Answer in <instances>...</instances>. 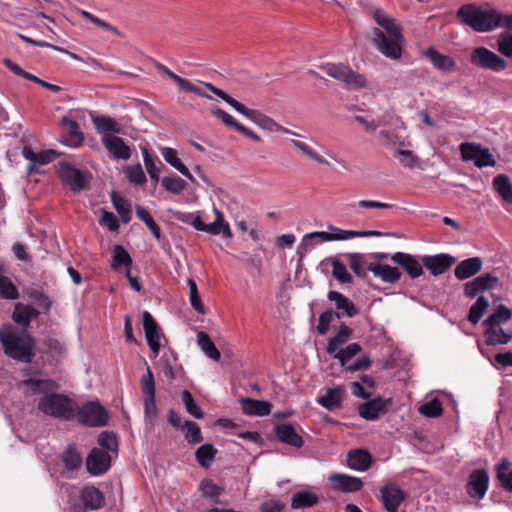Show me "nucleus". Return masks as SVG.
<instances>
[{"instance_id":"nucleus-1","label":"nucleus","mask_w":512,"mask_h":512,"mask_svg":"<svg viewBox=\"0 0 512 512\" xmlns=\"http://www.w3.org/2000/svg\"><path fill=\"white\" fill-rule=\"evenodd\" d=\"M373 18L387 33L385 35L379 28H374L372 30L374 45L386 57L394 60L399 59L402 55L401 45L404 37L396 19L387 15L380 8L373 10Z\"/></svg>"},{"instance_id":"nucleus-2","label":"nucleus","mask_w":512,"mask_h":512,"mask_svg":"<svg viewBox=\"0 0 512 512\" xmlns=\"http://www.w3.org/2000/svg\"><path fill=\"white\" fill-rule=\"evenodd\" d=\"M0 342L4 353L16 361L30 363L35 356L33 338L26 332H18L11 324L0 328Z\"/></svg>"},{"instance_id":"nucleus-3","label":"nucleus","mask_w":512,"mask_h":512,"mask_svg":"<svg viewBox=\"0 0 512 512\" xmlns=\"http://www.w3.org/2000/svg\"><path fill=\"white\" fill-rule=\"evenodd\" d=\"M205 88H207L210 92L221 98L223 101H225L228 105H230L232 108H234L237 112L247 117L249 120H251L253 123L258 125L260 128L270 131V132H285V133H291L295 134L294 132L289 131L288 129L284 128L280 124H278L276 121H274L272 118L268 117L267 115L261 113L258 110L247 108L245 105L228 95L225 91L215 87L213 84L209 82H201Z\"/></svg>"},{"instance_id":"nucleus-4","label":"nucleus","mask_w":512,"mask_h":512,"mask_svg":"<svg viewBox=\"0 0 512 512\" xmlns=\"http://www.w3.org/2000/svg\"><path fill=\"white\" fill-rule=\"evenodd\" d=\"M328 228L330 231H315L304 235L298 246V253L301 255L306 254L316 244L314 239H319L322 242H330L349 240L356 237H378L382 235L380 231L343 230L331 225Z\"/></svg>"},{"instance_id":"nucleus-5","label":"nucleus","mask_w":512,"mask_h":512,"mask_svg":"<svg viewBox=\"0 0 512 512\" xmlns=\"http://www.w3.org/2000/svg\"><path fill=\"white\" fill-rule=\"evenodd\" d=\"M495 9H482L474 3L464 4L457 10V18L461 23L476 32L493 31Z\"/></svg>"},{"instance_id":"nucleus-6","label":"nucleus","mask_w":512,"mask_h":512,"mask_svg":"<svg viewBox=\"0 0 512 512\" xmlns=\"http://www.w3.org/2000/svg\"><path fill=\"white\" fill-rule=\"evenodd\" d=\"M38 409L53 418L71 420L75 416L77 403L64 394L49 393L40 398Z\"/></svg>"},{"instance_id":"nucleus-7","label":"nucleus","mask_w":512,"mask_h":512,"mask_svg":"<svg viewBox=\"0 0 512 512\" xmlns=\"http://www.w3.org/2000/svg\"><path fill=\"white\" fill-rule=\"evenodd\" d=\"M320 68L330 77L343 82L347 87L352 89H361L366 85L364 75L353 71L348 65L326 63Z\"/></svg>"},{"instance_id":"nucleus-8","label":"nucleus","mask_w":512,"mask_h":512,"mask_svg":"<svg viewBox=\"0 0 512 512\" xmlns=\"http://www.w3.org/2000/svg\"><path fill=\"white\" fill-rule=\"evenodd\" d=\"M75 415L79 423L89 427H103L109 421L108 411L96 401H89L81 407L77 406Z\"/></svg>"},{"instance_id":"nucleus-9","label":"nucleus","mask_w":512,"mask_h":512,"mask_svg":"<svg viewBox=\"0 0 512 512\" xmlns=\"http://www.w3.org/2000/svg\"><path fill=\"white\" fill-rule=\"evenodd\" d=\"M460 152L464 161H473L478 168L493 167L496 164L493 154L481 144L465 142L460 144Z\"/></svg>"},{"instance_id":"nucleus-10","label":"nucleus","mask_w":512,"mask_h":512,"mask_svg":"<svg viewBox=\"0 0 512 512\" xmlns=\"http://www.w3.org/2000/svg\"><path fill=\"white\" fill-rule=\"evenodd\" d=\"M470 62L482 69L500 72L506 69L507 62L485 47H477L470 54Z\"/></svg>"},{"instance_id":"nucleus-11","label":"nucleus","mask_w":512,"mask_h":512,"mask_svg":"<svg viewBox=\"0 0 512 512\" xmlns=\"http://www.w3.org/2000/svg\"><path fill=\"white\" fill-rule=\"evenodd\" d=\"M57 172L61 180L74 192H80L86 188V175L71 163L60 161L57 165Z\"/></svg>"},{"instance_id":"nucleus-12","label":"nucleus","mask_w":512,"mask_h":512,"mask_svg":"<svg viewBox=\"0 0 512 512\" xmlns=\"http://www.w3.org/2000/svg\"><path fill=\"white\" fill-rule=\"evenodd\" d=\"M141 390L143 393L145 416L153 420L157 415V406L155 402L154 377L149 367H147L146 375L141 380Z\"/></svg>"},{"instance_id":"nucleus-13","label":"nucleus","mask_w":512,"mask_h":512,"mask_svg":"<svg viewBox=\"0 0 512 512\" xmlns=\"http://www.w3.org/2000/svg\"><path fill=\"white\" fill-rule=\"evenodd\" d=\"M489 487V475L485 469H476L471 472L467 484V494L473 499H483Z\"/></svg>"},{"instance_id":"nucleus-14","label":"nucleus","mask_w":512,"mask_h":512,"mask_svg":"<svg viewBox=\"0 0 512 512\" xmlns=\"http://www.w3.org/2000/svg\"><path fill=\"white\" fill-rule=\"evenodd\" d=\"M423 266L433 276H439L448 271L455 263L456 258L450 254L440 253L421 257Z\"/></svg>"},{"instance_id":"nucleus-15","label":"nucleus","mask_w":512,"mask_h":512,"mask_svg":"<svg viewBox=\"0 0 512 512\" xmlns=\"http://www.w3.org/2000/svg\"><path fill=\"white\" fill-rule=\"evenodd\" d=\"M498 282V277L491 273L481 274L464 284V295L471 299L475 298L479 293L493 290Z\"/></svg>"},{"instance_id":"nucleus-16","label":"nucleus","mask_w":512,"mask_h":512,"mask_svg":"<svg viewBox=\"0 0 512 512\" xmlns=\"http://www.w3.org/2000/svg\"><path fill=\"white\" fill-rule=\"evenodd\" d=\"M391 404V399H384L378 396L361 403L358 407V413L363 419L373 421L385 414Z\"/></svg>"},{"instance_id":"nucleus-17","label":"nucleus","mask_w":512,"mask_h":512,"mask_svg":"<svg viewBox=\"0 0 512 512\" xmlns=\"http://www.w3.org/2000/svg\"><path fill=\"white\" fill-rule=\"evenodd\" d=\"M111 466V455L103 449L93 448L86 459V467L92 475H102Z\"/></svg>"},{"instance_id":"nucleus-18","label":"nucleus","mask_w":512,"mask_h":512,"mask_svg":"<svg viewBox=\"0 0 512 512\" xmlns=\"http://www.w3.org/2000/svg\"><path fill=\"white\" fill-rule=\"evenodd\" d=\"M142 318L147 344L153 353L152 357L156 358L161 348L159 326L148 311L143 313Z\"/></svg>"},{"instance_id":"nucleus-19","label":"nucleus","mask_w":512,"mask_h":512,"mask_svg":"<svg viewBox=\"0 0 512 512\" xmlns=\"http://www.w3.org/2000/svg\"><path fill=\"white\" fill-rule=\"evenodd\" d=\"M331 487L334 490L343 493H353L360 491L363 487V481L359 477L343 474L334 473L328 477Z\"/></svg>"},{"instance_id":"nucleus-20","label":"nucleus","mask_w":512,"mask_h":512,"mask_svg":"<svg viewBox=\"0 0 512 512\" xmlns=\"http://www.w3.org/2000/svg\"><path fill=\"white\" fill-rule=\"evenodd\" d=\"M391 260L401 266L412 279L420 277L424 272L421 260L419 261L414 255L404 252H396L391 255Z\"/></svg>"},{"instance_id":"nucleus-21","label":"nucleus","mask_w":512,"mask_h":512,"mask_svg":"<svg viewBox=\"0 0 512 512\" xmlns=\"http://www.w3.org/2000/svg\"><path fill=\"white\" fill-rule=\"evenodd\" d=\"M102 144L110 156L116 160H128L131 157L130 147L118 136L103 135Z\"/></svg>"},{"instance_id":"nucleus-22","label":"nucleus","mask_w":512,"mask_h":512,"mask_svg":"<svg viewBox=\"0 0 512 512\" xmlns=\"http://www.w3.org/2000/svg\"><path fill=\"white\" fill-rule=\"evenodd\" d=\"M23 157L30 163L27 167L28 173L32 174L36 171V167L39 165H46L51 163L58 156L57 152L52 149L44 150L41 152H34L30 147L25 146L22 151Z\"/></svg>"},{"instance_id":"nucleus-23","label":"nucleus","mask_w":512,"mask_h":512,"mask_svg":"<svg viewBox=\"0 0 512 512\" xmlns=\"http://www.w3.org/2000/svg\"><path fill=\"white\" fill-rule=\"evenodd\" d=\"M155 68L167 75L170 79H172L178 86L181 91L191 92L194 93L200 97L212 99L211 96L206 94L200 87L194 85L193 83L189 82L188 80L178 76L173 71H171L168 67H166L164 64L160 62H155L154 64Z\"/></svg>"},{"instance_id":"nucleus-24","label":"nucleus","mask_w":512,"mask_h":512,"mask_svg":"<svg viewBox=\"0 0 512 512\" xmlns=\"http://www.w3.org/2000/svg\"><path fill=\"white\" fill-rule=\"evenodd\" d=\"M274 433L277 439L284 444L295 448H301L304 445L302 436L296 432V429L290 423H280L275 425Z\"/></svg>"},{"instance_id":"nucleus-25","label":"nucleus","mask_w":512,"mask_h":512,"mask_svg":"<svg viewBox=\"0 0 512 512\" xmlns=\"http://www.w3.org/2000/svg\"><path fill=\"white\" fill-rule=\"evenodd\" d=\"M21 386L24 388V393L27 396H33L41 393H44L45 395L57 389V383L54 380L34 377L23 380L21 382Z\"/></svg>"},{"instance_id":"nucleus-26","label":"nucleus","mask_w":512,"mask_h":512,"mask_svg":"<svg viewBox=\"0 0 512 512\" xmlns=\"http://www.w3.org/2000/svg\"><path fill=\"white\" fill-rule=\"evenodd\" d=\"M404 497V492L395 484H389L381 488L382 503L389 512H397Z\"/></svg>"},{"instance_id":"nucleus-27","label":"nucleus","mask_w":512,"mask_h":512,"mask_svg":"<svg viewBox=\"0 0 512 512\" xmlns=\"http://www.w3.org/2000/svg\"><path fill=\"white\" fill-rule=\"evenodd\" d=\"M60 124L68 131V135L62 137L60 142L69 147L80 146L84 141V134L80 131V127L77 121L69 117H63L60 121Z\"/></svg>"},{"instance_id":"nucleus-28","label":"nucleus","mask_w":512,"mask_h":512,"mask_svg":"<svg viewBox=\"0 0 512 512\" xmlns=\"http://www.w3.org/2000/svg\"><path fill=\"white\" fill-rule=\"evenodd\" d=\"M483 260L480 257H471L458 263L454 275L458 280H466L475 276L482 270Z\"/></svg>"},{"instance_id":"nucleus-29","label":"nucleus","mask_w":512,"mask_h":512,"mask_svg":"<svg viewBox=\"0 0 512 512\" xmlns=\"http://www.w3.org/2000/svg\"><path fill=\"white\" fill-rule=\"evenodd\" d=\"M347 466L355 471H367L373 461L372 455L365 449H353L347 454Z\"/></svg>"},{"instance_id":"nucleus-30","label":"nucleus","mask_w":512,"mask_h":512,"mask_svg":"<svg viewBox=\"0 0 512 512\" xmlns=\"http://www.w3.org/2000/svg\"><path fill=\"white\" fill-rule=\"evenodd\" d=\"M240 404L243 413L249 416H267L272 408L270 402L252 398H242L240 399Z\"/></svg>"},{"instance_id":"nucleus-31","label":"nucleus","mask_w":512,"mask_h":512,"mask_svg":"<svg viewBox=\"0 0 512 512\" xmlns=\"http://www.w3.org/2000/svg\"><path fill=\"white\" fill-rule=\"evenodd\" d=\"M330 301L335 303L337 313L341 316L354 317L359 313V309L345 295L337 291H330L327 295Z\"/></svg>"},{"instance_id":"nucleus-32","label":"nucleus","mask_w":512,"mask_h":512,"mask_svg":"<svg viewBox=\"0 0 512 512\" xmlns=\"http://www.w3.org/2000/svg\"><path fill=\"white\" fill-rule=\"evenodd\" d=\"M345 389L341 386L327 388L324 395L318 398V403L327 410L333 411L342 406Z\"/></svg>"},{"instance_id":"nucleus-33","label":"nucleus","mask_w":512,"mask_h":512,"mask_svg":"<svg viewBox=\"0 0 512 512\" xmlns=\"http://www.w3.org/2000/svg\"><path fill=\"white\" fill-rule=\"evenodd\" d=\"M39 311L30 304L17 303L15 305L12 319L19 325L29 326L30 322L37 318Z\"/></svg>"},{"instance_id":"nucleus-34","label":"nucleus","mask_w":512,"mask_h":512,"mask_svg":"<svg viewBox=\"0 0 512 512\" xmlns=\"http://www.w3.org/2000/svg\"><path fill=\"white\" fill-rule=\"evenodd\" d=\"M348 262L356 276L362 279L367 277L370 267H373L375 264V262H370L365 255L360 253L348 254Z\"/></svg>"},{"instance_id":"nucleus-35","label":"nucleus","mask_w":512,"mask_h":512,"mask_svg":"<svg viewBox=\"0 0 512 512\" xmlns=\"http://www.w3.org/2000/svg\"><path fill=\"white\" fill-rule=\"evenodd\" d=\"M485 343L489 346L504 345L512 340V330H504L500 327H489L485 333Z\"/></svg>"},{"instance_id":"nucleus-36","label":"nucleus","mask_w":512,"mask_h":512,"mask_svg":"<svg viewBox=\"0 0 512 512\" xmlns=\"http://www.w3.org/2000/svg\"><path fill=\"white\" fill-rule=\"evenodd\" d=\"M160 152L164 160L173 168L178 170L183 176L194 182L195 179L189 169L181 162L177 156V151L171 147H161Z\"/></svg>"},{"instance_id":"nucleus-37","label":"nucleus","mask_w":512,"mask_h":512,"mask_svg":"<svg viewBox=\"0 0 512 512\" xmlns=\"http://www.w3.org/2000/svg\"><path fill=\"white\" fill-rule=\"evenodd\" d=\"M80 500L85 508L95 510L102 506L103 495L96 487L87 486L81 490Z\"/></svg>"},{"instance_id":"nucleus-38","label":"nucleus","mask_w":512,"mask_h":512,"mask_svg":"<svg viewBox=\"0 0 512 512\" xmlns=\"http://www.w3.org/2000/svg\"><path fill=\"white\" fill-rule=\"evenodd\" d=\"M215 220L212 223L206 224L204 232L212 235L222 234L224 237L230 238L232 236L229 224L224 220L223 213L214 207Z\"/></svg>"},{"instance_id":"nucleus-39","label":"nucleus","mask_w":512,"mask_h":512,"mask_svg":"<svg viewBox=\"0 0 512 512\" xmlns=\"http://www.w3.org/2000/svg\"><path fill=\"white\" fill-rule=\"evenodd\" d=\"M370 271L385 283H396L401 278V272L396 267L377 262L373 267H370Z\"/></svg>"},{"instance_id":"nucleus-40","label":"nucleus","mask_w":512,"mask_h":512,"mask_svg":"<svg viewBox=\"0 0 512 512\" xmlns=\"http://www.w3.org/2000/svg\"><path fill=\"white\" fill-rule=\"evenodd\" d=\"M496 479L504 490L512 492V463L508 459L496 465Z\"/></svg>"},{"instance_id":"nucleus-41","label":"nucleus","mask_w":512,"mask_h":512,"mask_svg":"<svg viewBox=\"0 0 512 512\" xmlns=\"http://www.w3.org/2000/svg\"><path fill=\"white\" fill-rule=\"evenodd\" d=\"M424 55L432 62L433 66L441 71H449L456 65L455 61L447 55L439 53L434 48H428Z\"/></svg>"},{"instance_id":"nucleus-42","label":"nucleus","mask_w":512,"mask_h":512,"mask_svg":"<svg viewBox=\"0 0 512 512\" xmlns=\"http://www.w3.org/2000/svg\"><path fill=\"white\" fill-rule=\"evenodd\" d=\"M199 491L202 496L215 504L222 503L220 496L224 493V487L217 485L211 479L205 478L199 483Z\"/></svg>"},{"instance_id":"nucleus-43","label":"nucleus","mask_w":512,"mask_h":512,"mask_svg":"<svg viewBox=\"0 0 512 512\" xmlns=\"http://www.w3.org/2000/svg\"><path fill=\"white\" fill-rule=\"evenodd\" d=\"M318 496L314 492L302 490L293 494L291 498V507L293 509H303L312 507L318 503Z\"/></svg>"},{"instance_id":"nucleus-44","label":"nucleus","mask_w":512,"mask_h":512,"mask_svg":"<svg viewBox=\"0 0 512 512\" xmlns=\"http://www.w3.org/2000/svg\"><path fill=\"white\" fill-rule=\"evenodd\" d=\"M352 335V329L346 324H341L337 334L328 339L326 351L328 354H334L337 349L345 344Z\"/></svg>"},{"instance_id":"nucleus-45","label":"nucleus","mask_w":512,"mask_h":512,"mask_svg":"<svg viewBox=\"0 0 512 512\" xmlns=\"http://www.w3.org/2000/svg\"><path fill=\"white\" fill-rule=\"evenodd\" d=\"M493 188L505 202L512 203V182L507 175L499 174L495 176Z\"/></svg>"},{"instance_id":"nucleus-46","label":"nucleus","mask_w":512,"mask_h":512,"mask_svg":"<svg viewBox=\"0 0 512 512\" xmlns=\"http://www.w3.org/2000/svg\"><path fill=\"white\" fill-rule=\"evenodd\" d=\"M93 124L99 134L111 135L118 134L121 131L120 125L111 117L98 116L93 118Z\"/></svg>"},{"instance_id":"nucleus-47","label":"nucleus","mask_w":512,"mask_h":512,"mask_svg":"<svg viewBox=\"0 0 512 512\" xmlns=\"http://www.w3.org/2000/svg\"><path fill=\"white\" fill-rule=\"evenodd\" d=\"M511 319V311L505 305L498 306L496 311L488 316L483 325L489 327H500L501 324L508 322Z\"/></svg>"},{"instance_id":"nucleus-48","label":"nucleus","mask_w":512,"mask_h":512,"mask_svg":"<svg viewBox=\"0 0 512 512\" xmlns=\"http://www.w3.org/2000/svg\"><path fill=\"white\" fill-rule=\"evenodd\" d=\"M217 449L211 444H203L197 448L195 457L201 467L209 468L215 459Z\"/></svg>"},{"instance_id":"nucleus-49","label":"nucleus","mask_w":512,"mask_h":512,"mask_svg":"<svg viewBox=\"0 0 512 512\" xmlns=\"http://www.w3.org/2000/svg\"><path fill=\"white\" fill-rule=\"evenodd\" d=\"M197 344L201 348V350L206 354L207 357L218 361L221 357V354L214 343L211 341L209 335L205 332H198L197 334Z\"/></svg>"},{"instance_id":"nucleus-50","label":"nucleus","mask_w":512,"mask_h":512,"mask_svg":"<svg viewBox=\"0 0 512 512\" xmlns=\"http://www.w3.org/2000/svg\"><path fill=\"white\" fill-rule=\"evenodd\" d=\"M123 172L128 181L132 184L143 185L147 181L145 172L140 163L125 166Z\"/></svg>"},{"instance_id":"nucleus-51","label":"nucleus","mask_w":512,"mask_h":512,"mask_svg":"<svg viewBox=\"0 0 512 512\" xmlns=\"http://www.w3.org/2000/svg\"><path fill=\"white\" fill-rule=\"evenodd\" d=\"M488 307V299L484 296H479L476 302L470 307L467 317L468 321L472 324H477Z\"/></svg>"},{"instance_id":"nucleus-52","label":"nucleus","mask_w":512,"mask_h":512,"mask_svg":"<svg viewBox=\"0 0 512 512\" xmlns=\"http://www.w3.org/2000/svg\"><path fill=\"white\" fill-rule=\"evenodd\" d=\"M136 215L146 224L154 238L159 240L161 238V229L159 225L154 221L150 213L144 207L138 205L136 206Z\"/></svg>"},{"instance_id":"nucleus-53","label":"nucleus","mask_w":512,"mask_h":512,"mask_svg":"<svg viewBox=\"0 0 512 512\" xmlns=\"http://www.w3.org/2000/svg\"><path fill=\"white\" fill-rule=\"evenodd\" d=\"M62 459L68 470H76L82 464V456L74 446H68L63 453Z\"/></svg>"},{"instance_id":"nucleus-54","label":"nucleus","mask_w":512,"mask_h":512,"mask_svg":"<svg viewBox=\"0 0 512 512\" xmlns=\"http://www.w3.org/2000/svg\"><path fill=\"white\" fill-rule=\"evenodd\" d=\"M187 285L189 287V301L192 308L201 315L205 314V307L201 301L196 282L189 278Z\"/></svg>"},{"instance_id":"nucleus-55","label":"nucleus","mask_w":512,"mask_h":512,"mask_svg":"<svg viewBox=\"0 0 512 512\" xmlns=\"http://www.w3.org/2000/svg\"><path fill=\"white\" fill-rule=\"evenodd\" d=\"M185 429V440L190 444H198L203 440L200 426L193 421H185L183 428Z\"/></svg>"},{"instance_id":"nucleus-56","label":"nucleus","mask_w":512,"mask_h":512,"mask_svg":"<svg viewBox=\"0 0 512 512\" xmlns=\"http://www.w3.org/2000/svg\"><path fill=\"white\" fill-rule=\"evenodd\" d=\"M111 200L114 208L118 212L122 222L128 223L131 219V210L126 200L116 194V192H112Z\"/></svg>"},{"instance_id":"nucleus-57","label":"nucleus","mask_w":512,"mask_h":512,"mask_svg":"<svg viewBox=\"0 0 512 512\" xmlns=\"http://www.w3.org/2000/svg\"><path fill=\"white\" fill-rule=\"evenodd\" d=\"M332 276L342 284H349L353 280L346 266L336 258L332 260Z\"/></svg>"},{"instance_id":"nucleus-58","label":"nucleus","mask_w":512,"mask_h":512,"mask_svg":"<svg viewBox=\"0 0 512 512\" xmlns=\"http://www.w3.org/2000/svg\"><path fill=\"white\" fill-rule=\"evenodd\" d=\"M161 184L168 192L178 195L186 188V182L178 176H165L161 179Z\"/></svg>"},{"instance_id":"nucleus-59","label":"nucleus","mask_w":512,"mask_h":512,"mask_svg":"<svg viewBox=\"0 0 512 512\" xmlns=\"http://www.w3.org/2000/svg\"><path fill=\"white\" fill-rule=\"evenodd\" d=\"M98 444L106 449L107 452L117 453L118 451V441L116 434L110 431H103L99 434Z\"/></svg>"},{"instance_id":"nucleus-60","label":"nucleus","mask_w":512,"mask_h":512,"mask_svg":"<svg viewBox=\"0 0 512 512\" xmlns=\"http://www.w3.org/2000/svg\"><path fill=\"white\" fill-rule=\"evenodd\" d=\"M132 263V259L129 253L121 245H116L113 249V261L112 267L118 269L121 266L129 267Z\"/></svg>"},{"instance_id":"nucleus-61","label":"nucleus","mask_w":512,"mask_h":512,"mask_svg":"<svg viewBox=\"0 0 512 512\" xmlns=\"http://www.w3.org/2000/svg\"><path fill=\"white\" fill-rule=\"evenodd\" d=\"M361 351V346L358 343H351L345 348L335 352L334 357L339 360L341 366H346L354 356Z\"/></svg>"},{"instance_id":"nucleus-62","label":"nucleus","mask_w":512,"mask_h":512,"mask_svg":"<svg viewBox=\"0 0 512 512\" xmlns=\"http://www.w3.org/2000/svg\"><path fill=\"white\" fill-rule=\"evenodd\" d=\"M182 402L185 406L186 411L195 417L196 419L204 418V412L195 403L192 394L188 390L182 392Z\"/></svg>"},{"instance_id":"nucleus-63","label":"nucleus","mask_w":512,"mask_h":512,"mask_svg":"<svg viewBox=\"0 0 512 512\" xmlns=\"http://www.w3.org/2000/svg\"><path fill=\"white\" fill-rule=\"evenodd\" d=\"M420 414L429 417V418H436L442 415L443 408L441 402L434 398L429 402L424 403L419 407Z\"/></svg>"},{"instance_id":"nucleus-64","label":"nucleus","mask_w":512,"mask_h":512,"mask_svg":"<svg viewBox=\"0 0 512 512\" xmlns=\"http://www.w3.org/2000/svg\"><path fill=\"white\" fill-rule=\"evenodd\" d=\"M498 51L507 58H512V33H502L497 39Z\"/></svg>"}]
</instances>
